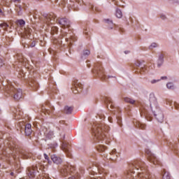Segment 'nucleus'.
Returning <instances> with one entry per match:
<instances>
[{
    "mask_svg": "<svg viewBox=\"0 0 179 179\" xmlns=\"http://www.w3.org/2000/svg\"><path fill=\"white\" fill-rule=\"evenodd\" d=\"M108 131H110L108 126L102 123H95L92 126V134L94 136V142H101L104 138H107Z\"/></svg>",
    "mask_w": 179,
    "mask_h": 179,
    "instance_id": "obj_1",
    "label": "nucleus"
},
{
    "mask_svg": "<svg viewBox=\"0 0 179 179\" xmlns=\"http://www.w3.org/2000/svg\"><path fill=\"white\" fill-rule=\"evenodd\" d=\"M149 101L150 103L151 110L153 113L156 120L158 121V122H160V124L163 123V121H164V115L163 114V112L157 109V99H156L155 94L151 93L150 94Z\"/></svg>",
    "mask_w": 179,
    "mask_h": 179,
    "instance_id": "obj_2",
    "label": "nucleus"
},
{
    "mask_svg": "<svg viewBox=\"0 0 179 179\" xmlns=\"http://www.w3.org/2000/svg\"><path fill=\"white\" fill-rule=\"evenodd\" d=\"M60 173L62 176L66 177V176H71L69 179H79L80 178V175L79 173L75 171V166L71 164L64 165L61 169Z\"/></svg>",
    "mask_w": 179,
    "mask_h": 179,
    "instance_id": "obj_3",
    "label": "nucleus"
},
{
    "mask_svg": "<svg viewBox=\"0 0 179 179\" xmlns=\"http://www.w3.org/2000/svg\"><path fill=\"white\" fill-rule=\"evenodd\" d=\"M4 90L8 96H13L15 100L17 101L22 99V90L15 87V85H12L10 83H8V84L4 87Z\"/></svg>",
    "mask_w": 179,
    "mask_h": 179,
    "instance_id": "obj_4",
    "label": "nucleus"
},
{
    "mask_svg": "<svg viewBox=\"0 0 179 179\" xmlns=\"http://www.w3.org/2000/svg\"><path fill=\"white\" fill-rule=\"evenodd\" d=\"M94 73H96L101 80H106L107 76L104 74V69L101 66V63L98 62L95 64L94 69L92 70Z\"/></svg>",
    "mask_w": 179,
    "mask_h": 179,
    "instance_id": "obj_5",
    "label": "nucleus"
},
{
    "mask_svg": "<svg viewBox=\"0 0 179 179\" xmlns=\"http://www.w3.org/2000/svg\"><path fill=\"white\" fill-rule=\"evenodd\" d=\"M56 22L59 24L60 27H62V29H69V27H71V21L66 17H58L56 20Z\"/></svg>",
    "mask_w": 179,
    "mask_h": 179,
    "instance_id": "obj_6",
    "label": "nucleus"
},
{
    "mask_svg": "<svg viewBox=\"0 0 179 179\" xmlns=\"http://www.w3.org/2000/svg\"><path fill=\"white\" fill-rule=\"evenodd\" d=\"M146 65H145V61H141V60H137L134 63V69H136V68H141L139 71H137V73H141V75L143 73H145V71H146V69L145 68Z\"/></svg>",
    "mask_w": 179,
    "mask_h": 179,
    "instance_id": "obj_7",
    "label": "nucleus"
},
{
    "mask_svg": "<svg viewBox=\"0 0 179 179\" xmlns=\"http://www.w3.org/2000/svg\"><path fill=\"white\" fill-rule=\"evenodd\" d=\"M145 153L147 155H148V159L149 162H150V163H153V164H155V165L160 164V161H159V159H157V157H156V156H155V154H152L149 150L145 151Z\"/></svg>",
    "mask_w": 179,
    "mask_h": 179,
    "instance_id": "obj_8",
    "label": "nucleus"
},
{
    "mask_svg": "<svg viewBox=\"0 0 179 179\" xmlns=\"http://www.w3.org/2000/svg\"><path fill=\"white\" fill-rule=\"evenodd\" d=\"M42 110L45 111V113H46L47 114H52L54 113V110H55V108L50 103V102H46L45 106H42Z\"/></svg>",
    "mask_w": 179,
    "mask_h": 179,
    "instance_id": "obj_9",
    "label": "nucleus"
},
{
    "mask_svg": "<svg viewBox=\"0 0 179 179\" xmlns=\"http://www.w3.org/2000/svg\"><path fill=\"white\" fill-rule=\"evenodd\" d=\"M42 110L45 111V113H46L47 114H52L54 113V110H55V108L50 103V102H46L45 106H42Z\"/></svg>",
    "mask_w": 179,
    "mask_h": 179,
    "instance_id": "obj_10",
    "label": "nucleus"
},
{
    "mask_svg": "<svg viewBox=\"0 0 179 179\" xmlns=\"http://www.w3.org/2000/svg\"><path fill=\"white\" fill-rule=\"evenodd\" d=\"M10 150L15 152V155H20V153H22V147L16 143H10Z\"/></svg>",
    "mask_w": 179,
    "mask_h": 179,
    "instance_id": "obj_11",
    "label": "nucleus"
},
{
    "mask_svg": "<svg viewBox=\"0 0 179 179\" xmlns=\"http://www.w3.org/2000/svg\"><path fill=\"white\" fill-rule=\"evenodd\" d=\"M62 149L63 151L65 152L68 157H72V154L71 153L70 145L69 143L66 142H63L62 145Z\"/></svg>",
    "mask_w": 179,
    "mask_h": 179,
    "instance_id": "obj_12",
    "label": "nucleus"
},
{
    "mask_svg": "<svg viewBox=\"0 0 179 179\" xmlns=\"http://www.w3.org/2000/svg\"><path fill=\"white\" fill-rule=\"evenodd\" d=\"M82 87H83L82 84L76 81L75 82L74 87L71 88V90L73 91V93H74V94H76L82 92Z\"/></svg>",
    "mask_w": 179,
    "mask_h": 179,
    "instance_id": "obj_13",
    "label": "nucleus"
},
{
    "mask_svg": "<svg viewBox=\"0 0 179 179\" xmlns=\"http://www.w3.org/2000/svg\"><path fill=\"white\" fill-rule=\"evenodd\" d=\"M67 34V32L62 31L59 38L53 40V44H62V38H64V37H66Z\"/></svg>",
    "mask_w": 179,
    "mask_h": 179,
    "instance_id": "obj_14",
    "label": "nucleus"
},
{
    "mask_svg": "<svg viewBox=\"0 0 179 179\" xmlns=\"http://www.w3.org/2000/svg\"><path fill=\"white\" fill-rule=\"evenodd\" d=\"M29 85L30 86V87H32L34 90L38 89V83L36 81V78H29Z\"/></svg>",
    "mask_w": 179,
    "mask_h": 179,
    "instance_id": "obj_15",
    "label": "nucleus"
},
{
    "mask_svg": "<svg viewBox=\"0 0 179 179\" xmlns=\"http://www.w3.org/2000/svg\"><path fill=\"white\" fill-rule=\"evenodd\" d=\"M36 170H37L36 167L28 168V171H27L28 177H29L30 178H34V177H36Z\"/></svg>",
    "mask_w": 179,
    "mask_h": 179,
    "instance_id": "obj_16",
    "label": "nucleus"
},
{
    "mask_svg": "<svg viewBox=\"0 0 179 179\" xmlns=\"http://www.w3.org/2000/svg\"><path fill=\"white\" fill-rule=\"evenodd\" d=\"M164 62V52H162L159 53L157 60V66L160 68L163 65Z\"/></svg>",
    "mask_w": 179,
    "mask_h": 179,
    "instance_id": "obj_17",
    "label": "nucleus"
},
{
    "mask_svg": "<svg viewBox=\"0 0 179 179\" xmlns=\"http://www.w3.org/2000/svg\"><path fill=\"white\" fill-rule=\"evenodd\" d=\"M50 158L55 164H61V163H62V159H61V157H58L57 155H52Z\"/></svg>",
    "mask_w": 179,
    "mask_h": 179,
    "instance_id": "obj_18",
    "label": "nucleus"
},
{
    "mask_svg": "<svg viewBox=\"0 0 179 179\" xmlns=\"http://www.w3.org/2000/svg\"><path fill=\"white\" fill-rule=\"evenodd\" d=\"M73 111V106H64L63 113L64 114L69 115V114H72Z\"/></svg>",
    "mask_w": 179,
    "mask_h": 179,
    "instance_id": "obj_19",
    "label": "nucleus"
},
{
    "mask_svg": "<svg viewBox=\"0 0 179 179\" xmlns=\"http://www.w3.org/2000/svg\"><path fill=\"white\" fill-rule=\"evenodd\" d=\"M25 135H27V136L31 135V124H27L25 125Z\"/></svg>",
    "mask_w": 179,
    "mask_h": 179,
    "instance_id": "obj_20",
    "label": "nucleus"
},
{
    "mask_svg": "<svg viewBox=\"0 0 179 179\" xmlns=\"http://www.w3.org/2000/svg\"><path fill=\"white\" fill-rule=\"evenodd\" d=\"M106 103L108 104L107 105L108 108V107H110V108H111V110H113V108H114V104L113 103V101L111 100V98H106Z\"/></svg>",
    "mask_w": 179,
    "mask_h": 179,
    "instance_id": "obj_21",
    "label": "nucleus"
},
{
    "mask_svg": "<svg viewBox=\"0 0 179 179\" xmlns=\"http://www.w3.org/2000/svg\"><path fill=\"white\" fill-rule=\"evenodd\" d=\"M135 126L136 128H139V129H145L146 128V124H143L140 122H136Z\"/></svg>",
    "mask_w": 179,
    "mask_h": 179,
    "instance_id": "obj_22",
    "label": "nucleus"
},
{
    "mask_svg": "<svg viewBox=\"0 0 179 179\" xmlns=\"http://www.w3.org/2000/svg\"><path fill=\"white\" fill-rule=\"evenodd\" d=\"M65 40L66 43H68V41H69L70 40V44H72V41H76V38H75V36H73V34L70 35L69 38H66Z\"/></svg>",
    "mask_w": 179,
    "mask_h": 179,
    "instance_id": "obj_23",
    "label": "nucleus"
},
{
    "mask_svg": "<svg viewBox=\"0 0 179 179\" xmlns=\"http://www.w3.org/2000/svg\"><path fill=\"white\" fill-rule=\"evenodd\" d=\"M96 149L98 150V152H100L102 153L107 149V148L103 145H99L96 147Z\"/></svg>",
    "mask_w": 179,
    "mask_h": 179,
    "instance_id": "obj_24",
    "label": "nucleus"
},
{
    "mask_svg": "<svg viewBox=\"0 0 179 179\" xmlns=\"http://www.w3.org/2000/svg\"><path fill=\"white\" fill-rule=\"evenodd\" d=\"M163 173H164L162 176L163 179H171L170 173L169 172H166V169L163 170Z\"/></svg>",
    "mask_w": 179,
    "mask_h": 179,
    "instance_id": "obj_25",
    "label": "nucleus"
},
{
    "mask_svg": "<svg viewBox=\"0 0 179 179\" xmlns=\"http://www.w3.org/2000/svg\"><path fill=\"white\" fill-rule=\"evenodd\" d=\"M124 101H125V103H129V104H135V100L131 99V98H124Z\"/></svg>",
    "mask_w": 179,
    "mask_h": 179,
    "instance_id": "obj_26",
    "label": "nucleus"
},
{
    "mask_svg": "<svg viewBox=\"0 0 179 179\" xmlns=\"http://www.w3.org/2000/svg\"><path fill=\"white\" fill-rule=\"evenodd\" d=\"M110 155L111 156H113L112 157H110V159H111V160H115V157H117L118 155H117V151L115 150H113L111 151V152L110 153Z\"/></svg>",
    "mask_w": 179,
    "mask_h": 179,
    "instance_id": "obj_27",
    "label": "nucleus"
},
{
    "mask_svg": "<svg viewBox=\"0 0 179 179\" xmlns=\"http://www.w3.org/2000/svg\"><path fill=\"white\" fill-rule=\"evenodd\" d=\"M115 15L118 19H121L122 17V11H121L119 8H117Z\"/></svg>",
    "mask_w": 179,
    "mask_h": 179,
    "instance_id": "obj_28",
    "label": "nucleus"
},
{
    "mask_svg": "<svg viewBox=\"0 0 179 179\" xmlns=\"http://www.w3.org/2000/svg\"><path fill=\"white\" fill-rule=\"evenodd\" d=\"M47 22H51L52 20H55L57 19V15H50L48 17H46Z\"/></svg>",
    "mask_w": 179,
    "mask_h": 179,
    "instance_id": "obj_29",
    "label": "nucleus"
},
{
    "mask_svg": "<svg viewBox=\"0 0 179 179\" xmlns=\"http://www.w3.org/2000/svg\"><path fill=\"white\" fill-rule=\"evenodd\" d=\"M89 55H90V50H84L83 52V55L81 56V58H83V57H89Z\"/></svg>",
    "mask_w": 179,
    "mask_h": 179,
    "instance_id": "obj_30",
    "label": "nucleus"
},
{
    "mask_svg": "<svg viewBox=\"0 0 179 179\" xmlns=\"http://www.w3.org/2000/svg\"><path fill=\"white\" fill-rule=\"evenodd\" d=\"M14 114L15 120H20V115H22V112L16 110V112H14Z\"/></svg>",
    "mask_w": 179,
    "mask_h": 179,
    "instance_id": "obj_31",
    "label": "nucleus"
},
{
    "mask_svg": "<svg viewBox=\"0 0 179 179\" xmlns=\"http://www.w3.org/2000/svg\"><path fill=\"white\" fill-rule=\"evenodd\" d=\"M106 23H108V24H111V27H109V29H113V26H114V23H113V20H110V19L105 20Z\"/></svg>",
    "mask_w": 179,
    "mask_h": 179,
    "instance_id": "obj_32",
    "label": "nucleus"
},
{
    "mask_svg": "<svg viewBox=\"0 0 179 179\" xmlns=\"http://www.w3.org/2000/svg\"><path fill=\"white\" fill-rule=\"evenodd\" d=\"M51 33L52 34H55L58 33V27H52L51 28Z\"/></svg>",
    "mask_w": 179,
    "mask_h": 179,
    "instance_id": "obj_33",
    "label": "nucleus"
},
{
    "mask_svg": "<svg viewBox=\"0 0 179 179\" xmlns=\"http://www.w3.org/2000/svg\"><path fill=\"white\" fill-rule=\"evenodd\" d=\"M45 137L46 139H52V138L54 137V134H52V132H49L45 134Z\"/></svg>",
    "mask_w": 179,
    "mask_h": 179,
    "instance_id": "obj_34",
    "label": "nucleus"
},
{
    "mask_svg": "<svg viewBox=\"0 0 179 179\" xmlns=\"http://www.w3.org/2000/svg\"><path fill=\"white\" fill-rule=\"evenodd\" d=\"M17 24H19L20 26H24V24H26V22L23 20H17Z\"/></svg>",
    "mask_w": 179,
    "mask_h": 179,
    "instance_id": "obj_35",
    "label": "nucleus"
},
{
    "mask_svg": "<svg viewBox=\"0 0 179 179\" xmlns=\"http://www.w3.org/2000/svg\"><path fill=\"white\" fill-rule=\"evenodd\" d=\"M0 27H1V29H3V30H6V29L9 27V25L6 23H1L0 24Z\"/></svg>",
    "mask_w": 179,
    "mask_h": 179,
    "instance_id": "obj_36",
    "label": "nucleus"
},
{
    "mask_svg": "<svg viewBox=\"0 0 179 179\" xmlns=\"http://www.w3.org/2000/svg\"><path fill=\"white\" fill-rule=\"evenodd\" d=\"M43 156H44V157H45V160H47L48 161V164H51L52 163V162H51L50 160V157H48V155H47V154H43Z\"/></svg>",
    "mask_w": 179,
    "mask_h": 179,
    "instance_id": "obj_37",
    "label": "nucleus"
},
{
    "mask_svg": "<svg viewBox=\"0 0 179 179\" xmlns=\"http://www.w3.org/2000/svg\"><path fill=\"white\" fill-rule=\"evenodd\" d=\"M166 87H167L168 89L173 90V89H174V84H173V83H168L166 84Z\"/></svg>",
    "mask_w": 179,
    "mask_h": 179,
    "instance_id": "obj_38",
    "label": "nucleus"
},
{
    "mask_svg": "<svg viewBox=\"0 0 179 179\" xmlns=\"http://www.w3.org/2000/svg\"><path fill=\"white\" fill-rule=\"evenodd\" d=\"M90 8L93 12H94V10H96V12H100V10H99V8L97 7L94 8V6H93L92 4H90Z\"/></svg>",
    "mask_w": 179,
    "mask_h": 179,
    "instance_id": "obj_39",
    "label": "nucleus"
},
{
    "mask_svg": "<svg viewBox=\"0 0 179 179\" xmlns=\"http://www.w3.org/2000/svg\"><path fill=\"white\" fill-rule=\"evenodd\" d=\"M5 65V59L2 57H0V68H2Z\"/></svg>",
    "mask_w": 179,
    "mask_h": 179,
    "instance_id": "obj_40",
    "label": "nucleus"
},
{
    "mask_svg": "<svg viewBox=\"0 0 179 179\" xmlns=\"http://www.w3.org/2000/svg\"><path fill=\"white\" fill-rule=\"evenodd\" d=\"M159 45L156 43H152L151 45L150 46V50H152V48H156V47H158Z\"/></svg>",
    "mask_w": 179,
    "mask_h": 179,
    "instance_id": "obj_41",
    "label": "nucleus"
},
{
    "mask_svg": "<svg viewBox=\"0 0 179 179\" xmlns=\"http://www.w3.org/2000/svg\"><path fill=\"white\" fill-rule=\"evenodd\" d=\"M121 122H122V120L121 119V117H117V124L118 125H120V127H122Z\"/></svg>",
    "mask_w": 179,
    "mask_h": 179,
    "instance_id": "obj_42",
    "label": "nucleus"
},
{
    "mask_svg": "<svg viewBox=\"0 0 179 179\" xmlns=\"http://www.w3.org/2000/svg\"><path fill=\"white\" fill-rule=\"evenodd\" d=\"M160 17L161 19H162V20H165V19H167V17H166V15L161 14L160 15Z\"/></svg>",
    "mask_w": 179,
    "mask_h": 179,
    "instance_id": "obj_43",
    "label": "nucleus"
},
{
    "mask_svg": "<svg viewBox=\"0 0 179 179\" xmlns=\"http://www.w3.org/2000/svg\"><path fill=\"white\" fill-rule=\"evenodd\" d=\"M174 106H175V108H176V110H178V109H179V104H178V103H174Z\"/></svg>",
    "mask_w": 179,
    "mask_h": 179,
    "instance_id": "obj_44",
    "label": "nucleus"
},
{
    "mask_svg": "<svg viewBox=\"0 0 179 179\" xmlns=\"http://www.w3.org/2000/svg\"><path fill=\"white\" fill-rule=\"evenodd\" d=\"M31 48L36 47V42H35V41H33V42L31 43Z\"/></svg>",
    "mask_w": 179,
    "mask_h": 179,
    "instance_id": "obj_45",
    "label": "nucleus"
},
{
    "mask_svg": "<svg viewBox=\"0 0 179 179\" xmlns=\"http://www.w3.org/2000/svg\"><path fill=\"white\" fill-rule=\"evenodd\" d=\"M87 68H90V61H87Z\"/></svg>",
    "mask_w": 179,
    "mask_h": 179,
    "instance_id": "obj_46",
    "label": "nucleus"
},
{
    "mask_svg": "<svg viewBox=\"0 0 179 179\" xmlns=\"http://www.w3.org/2000/svg\"><path fill=\"white\" fill-rule=\"evenodd\" d=\"M160 80H152V81H151V83H156V82H159Z\"/></svg>",
    "mask_w": 179,
    "mask_h": 179,
    "instance_id": "obj_47",
    "label": "nucleus"
},
{
    "mask_svg": "<svg viewBox=\"0 0 179 179\" xmlns=\"http://www.w3.org/2000/svg\"><path fill=\"white\" fill-rule=\"evenodd\" d=\"M43 179H51V178H50V176L46 175V176H43Z\"/></svg>",
    "mask_w": 179,
    "mask_h": 179,
    "instance_id": "obj_48",
    "label": "nucleus"
},
{
    "mask_svg": "<svg viewBox=\"0 0 179 179\" xmlns=\"http://www.w3.org/2000/svg\"><path fill=\"white\" fill-rule=\"evenodd\" d=\"M91 174H92V176H94V174H97V172H96V171H92L91 172Z\"/></svg>",
    "mask_w": 179,
    "mask_h": 179,
    "instance_id": "obj_49",
    "label": "nucleus"
},
{
    "mask_svg": "<svg viewBox=\"0 0 179 179\" xmlns=\"http://www.w3.org/2000/svg\"><path fill=\"white\" fill-rule=\"evenodd\" d=\"M85 34H86L87 36H89V32L87 31V29H86L85 31H84Z\"/></svg>",
    "mask_w": 179,
    "mask_h": 179,
    "instance_id": "obj_50",
    "label": "nucleus"
},
{
    "mask_svg": "<svg viewBox=\"0 0 179 179\" xmlns=\"http://www.w3.org/2000/svg\"><path fill=\"white\" fill-rule=\"evenodd\" d=\"M161 79L166 80L167 79V76H162L161 77Z\"/></svg>",
    "mask_w": 179,
    "mask_h": 179,
    "instance_id": "obj_51",
    "label": "nucleus"
},
{
    "mask_svg": "<svg viewBox=\"0 0 179 179\" xmlns=\"http://www.w3.org/2000/svg\"><path fill=\"white\" fill-rule=\"evenodd\" d=\"M108 121H109V122H113V118L108 117Z\"/></svg>",
    "mask_w": 179,
    "mask_h": 179,
    "instance_id": "obj_52",
    "label": "nucleus"
},
{
    "mask_svg": "<svg viewBox=\"0 0 179 179\" xmlns=\"http://www.w3.org/2000/svg\"><path fill=\"white\" fill-rule=\"evenodd\" d=\"M124 54H129V50H125Z\"/></svg>",
    "mask_w": 179,
    "mask_h": 179,
    "instance_id": "obj_53",
    "label": "nucleus"
},
{
    "mask_svg": "<svg viewBox=\"0 0 179 179\" xmlns=\"http://www.w3.org/2000/svg\"><path fill=\"white\" fill-rule=\"evenodd\" d=\"M168 103H169L170 106H171V103H172L171 101H168Z\"/></svg>",
    "mask_w": 179,
    "mask_h": 179,
    "instance_id": "obj_54",
    "label": "nucleus"
},
{
    "mask_svg": "<svg viewBox=\"0 0 179 179\" xmlns=\"http://www.w3.org/2000/svg\"><path fill=\"white\" fill-rule=\"evenodd\" d=\"M10 176H15V173L13 172H11Z\"/></svg>",
    "mask_w": 179,
    "mask_h": 179,
    "instance_id": "obj_55",
    "label": "nucleus"
},
{
    "mask_svg": "<svg viewBox=\"0 0 179 179\" xmlns=\"http://www.w3.org/2000/svg\"><path fill=\"white\" fill-rule=\"evenodd\" d=\"M109 78H114V76H108V79H109Z\"/></svg>",
    "mask_w": 179,
    "mask_h": 179,
    "instance_id": "obj_56",
    "label": "nucleus"
},
{
    "mask_svg": "<svg viewBox=\"0 0 179 179\" xmlns=\"http://www.w3.org/2000/svg\"><path fill=\"white\" fill-rule=\"evenodd\" d=\"M0 13H2V10L0 8Z\"/></svg>",
    "mask_w": 179,
    "mask_h": 179,
    "instance_id": "obj_57",
    "label": "nucleus"
},
{
    "mask_svg": "<svg viewBox=\"0 0 179 179\" xmlns=\"http://www.w3.org/2000/svg\"><path fill=\"white\" fill-rule=\"evenodd\" d=\"M55 2H56V3L58 2V0H55Z\"/></svg>",
    "mask_w": 179,
    "mask_h": 179,
    "instance_id": "obj_58",
    "label": "nucleus"
},
{
    "mask_svg": "<svg viewBox=\"0 0 179 179\" xmlns=\"http://www.w3.org/2000/svg\"><path fill=\"white\" fill-rule=\"evenodd\" d=\"M36 1H43V0H36Z\"/></svg>",
    "mask_w": 179,
    "mask_h": 179,
    "instance_id": "obj_59",
    "label": "nucleus"
}]
</instances>
